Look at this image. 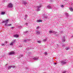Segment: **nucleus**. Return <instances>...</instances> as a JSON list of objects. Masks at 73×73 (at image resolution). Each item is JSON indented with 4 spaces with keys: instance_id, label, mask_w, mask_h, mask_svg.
<instances>
[{
    "instance_id": "f3484780",
    "label": "nucleus",
    "mask_w": 73,
    "mask_h": 73,
    "mask_svg": "<svg viewBox=\"0 0 73 73\" xmlns=\"http://www.w3.org/2000/svg\"><path fill=\"white\" fill-rule=\"evenodd\" d=\"M5 13V12H1V15H4Z\"/></svg>"
},
{
    "instance_id": "1a4fd4ad",
    "label": "nucleus",
    "mask_w": 73,
    "mask_h": 73,
    "mask_svg": "<svg viewBox=\"0 0 73 73\" xmlns=\"http://www.w3.org/2000/svg\"><path fill=\"white\" fill-rule=\"evenodd\" d=\"M11 68H12V66H8V70H9V69H11Z\"/></svg>"
},
{
    "instance_id": "f8f14e48",
    "label": "nucleus",
    "mask_w": 73,
    "mask_h": 73,
    "mask_svg": "<svg viewBox=\"0 0 73 73\" xmlns=\"http://www.w3.org/2000/svg\"><path fill=\"white\" fill-rule=\"evenodd\" d=\"M47 8L49 9H52V7H51V6H50L49 5L47 6Z\"/></svg>"
},
{
    "instance_id": "dca6fc26",
    "label": "nucleus",
    "mask_w": 73,
    "mask_h": 73,
    "mask_svg": "<svg viewBox=\"0 0 73 73\" xmlns=\"http://www.w3.org/2000/svg\"><path fill=\"white\" fill-rule=\"evenodd\" d=\"M63 39H62V41H63L64 42H65V36H64L63 37Z\"/></svg>"
},
{
    "instance_id": "4c0bfd02",
    "label": "nucleus",
    "mask_w": 73,
    "mask_h": 73,
    "mask_svg": "<svg viewBox=\"0 0 73 73\" xmlns=\"http://www.w3.org/2000/svg\"><path fill=\"white\" fill-rule=\"evenodd\" d=\"M72 37H73V35L72 36Z\"/></svg>"
},
{
    "instance_id": "c9c22d12",
    "label": "nucleus",
    "mask_w": 73,
    "mask_h": 73,
    "mask_svg": "<svg viewBox=\"0 0 73 73\" xmlns=\"http://www.w3.org/2000/svg\"><path fill=\"white\" fill-rule=\"evenodd\" d=\"M55 64H57V63H55Z\"/></svg>"
},
{
    "instance_id": "7ed1b4c3",
    "label": "nucleus",
    "mask_w": 73,
    "mask_h": 73,
    "mask_svg": "<svg viewBox=\"0 0 73 73\" xmlns=\"http://www.w3.org/2000/svg\"><path fill=\"white\" fill-rule=\"evenodd\" d=\"M7 8H12L13 7V5L11 3H9L7 6Z\"/></svg>"
},
{
    "instance_id": "aec40b11",
    "label": "nucleus",
    "mask_w": 73,
    "mask_h": 73,
    "mask_svg": "<svg viewBox=\"0 0 73 73\" xmlns=\"http://www.w3.org/2000/svg\"><path fill=\"white\" fill-rule=\"evenodd\" d=\"M65 49L66 50H69V48L67 47L65 48Z\"/></svg>"
},
{
    "instance_id": "f03ea898",
    "label": "nucleus",
    "mask_w": 73,
    "mask_h": 73,
    "mask_svg": "<svg viewBox=\"0 0 73 73\" xmlns=\"http://www.w3.org/2000/svg\"><path fill=\"white\" fill-rule=\"evenodd\" d=\"M66 61V60H63L60 61V62L62 64V65H65V64H66V63H67Z\"/></svg>"
},
{
    "instance_id": "7c9ffc66",
    "label": "nucleus",
    "mask_w": 73,
    "mask_h": 73,
    "mask_svg": "<svg viewBox=\"0 0 73 73\" xmlns=\"http://www.w3.org/2000/svg\"><path fill=\"white\" fill-rule=\"evenodd\" d=\"M12 67H13V68H15V66H12Z\"/></svg>"
},
{
    "instance_id": "423d86ee",
    "label": "nucleus",
    "mask_w": 73,
    "mask_h": 73,
    "mask_svg": "<svg viewBox=\"0 0 73 73\" xmlns=\"http://www.w3.org/2000/svg\"><path fill=\"white\" fill-rule=\"evenodd\" d=\"M15 54V52H10L9 54V55H11V54Z\"/></svg>"
},
{
    "instance_id": "bb28decb",
    "label": "nucleus",
    "mask_w": 73,
    "mask_h": 73,
    "mask_svg": "<svg viewBox=\"0 0 73 73\" xmlns=\"http://www.w3.org/2000/svg\"><path fill=\"white\" fill-rule=\"evenodd\" d=\"M38 28H39V26H38L36 28V29H38Z\"/></svg>"
},
{
    "instance_id": "cd10ccee",
    "label": "nucleus",
    "mask_w": 73,
    "mask_h": 73,
    "mask_svg": "<svg viewBox=\"0 0 73 73\" xmlns=\"http://www.w3.org/2000/svg\"><path fill=\"white\" fill-rule=\"evenodd\" d=\"M1 45L2 46H4V45H5V44H2Z\"/></svg>"
},
{
    "instance_id": "c85d7f7f",
    "label": "nucleus",
    "mask_w": 73,
    "mask_h": 73,
    "mask_svg": "<svg viewBox=\"0 0 73 73\" xmlns=\"http://www.w3.org/2000/svg\"><path fill=\"white\" fill-rule=\"evenodd\" d=\"M27 41V40H24V41L25 42H26V41Z\"/></svg>"
},
{
    "instance_id": "6ab92c4d",
    "label": "nucleus",
    "mask_w": 73,
    "mask_h": 73,
    "mask_svg": "<svg viewBox=\"0 0 73 73\" xmlns=\"http://www.w3.org/2000/svg\"><path fill=\"white\" fill-rule=\"evenodd\" d=\"M54 31H49V33H54Z\"/></svg>"
},
{
    "instance_id": "20e7f679",
    "label": "nucleus",
    "mask_w": 73,
    "mask_h": 73,
    "mask_svg": "<svg viewBox=\"0 0 73 73\" xmlns=\"http://www.w3.org/2000/svg\"><path fill=\"white\" fill-rule=\"evenodd\" d=\"M42 7V5H40L39 6H36L37 11H40V9L39 8H41Z\"/></svg>"
},
{
    "instance_id": "2f4dec72",
    "label": "nucleus",
    "mask_w": 73,
    "mask_h": 73,
    "mask_svg": "<svg viewBox=\"0 0 73 73\" xmlns=\"http://www.w3.org/2000/svg\"><path fill=\"white\" fill-rule=\"evenodd\" d=\"M62 46H65V45L64 44H63L62 45Z\"/></svg>"
},
{
    "instance_id": "473e14b6",
    "label": "nucleus",
    "mask_w": 73,
    "mask_h": 73,
    "mask_svg": "<svg viewBox=\"0 0 73 73\" xmlns=\"http://www.w3.org/2000/svg\"><path fill=\"white\" fill-rule=\"evenodd\" d=\"M27 32H28V31L25 32H24V33H27Z\"/></svg>"
},
{
    "instance_id": "4be33fe9",
    "label": "nucleus",
    "mask_w": 73,
    "mask_h": 73,
    "mask_svg": "<svg viewBox=\"0 0 73 73\" xmlns=\"http://www.w3.org/2000/svg\"><path fill=\"white\" fill-rule=\"evenodd\" d=\"M66 71H64L63 72H62V73H66Z\"/></svg>"
},
{
    "instance_id": "72a5a7b5",
    "label": "nucleus",
    "mask_w": 73,
    "mask_h": 73,
    "mask_svg": "<svg viewBox=\"0 0 73 73\" xmlns=\"http://www.w3.org/2000/svg\"><path fill=\"white\" fill-rule=\"evenodd\" d=\"M13 28H14V27H11V29H13Z\"/></svg>"
},
{
    "instance_id": "a878e982",
    "label": "nucleus",
    "mask_w": 73,
    "mask_h": 73,
    "mask_svg": "<svg viewBox=\"0 0 73 73\" xmlns=\"http://www.w3.org/2000/svg\"><path fill=\"white\" fill-rule=\"evenodd\" d=\"M5 42L6 43V44H7L8 43V42H7V41H6Z\"/></svg>"
},
{
    "instance_id": "b1692460",
    "label": "nucleus",
    "mask_w": 73,
    "mask_h": 73,
    "mask_svg": "<svg viewBox=\"0 0 73 73\" xmlns=\"http://www.w3.org/2000/svg\"><path fill=\"white\" fill-rule=\"evenodd\" d=\"M61 7H62V8H63V7H64V5H61Z\"/></svg>"
},
{
    "instance_id": "c756f323",
    "label": "nucleus",
    "mask_w": 73,
    "mask_h": 73,
    "mask_svg": "<svg viewBox=\"0 0 73 73\" xmlns=\"http://www.w3.org/2000/svg\"><path fill=\"white\" fill-rule=\"evenodd\" d=\"M38 42V43H40V42H41V41H38L37 42Z\"/></svg>"
},
{
    "instance_id": "9d476101",
    "label": "nucleus",
    "mask_w": 73,
    "mask_h": 73,
    "mask_svg": "<svg viewBox=\"0 0 73 73\" xmlns=\"http://www.w3.org/2000/svg\"><path fill=\"white\" fill-rule=\"evenodd\" d=\"M36 35H39V34H40V32L39 31H37L36 32Z\"/></svg>"
},
{
    "instance_id": "412c9836",
    "label": "nucleus",
    "mask_w": 73,
    "mask_h": 73,
    "mask_svg": "<svg viewBox=\"0 0 73 73\" xmlns=\"http://www.w3.org/2000/svg\"><path fill=\"white\" fill-rule=\"evenodd\" d=\"M27 17H28V15L27 14H26V15L25 16V18L27 19Z\"/></svg>"
},
{
    "instance_id": "ddd939ff",
    "label": "nucleus",
    "mask_w": 73,
    "mask_h": 73,
    "mask_svg": "<svg viewBox=\"0 0 73 73\" xmlns=\"http://www.w3.org/2000/svg\"><path fill=\"white\" fill-rule=\"evenodd\" d=\"M33 59L34 60H38V58H37V57H35L33 58Z\"/></svg>"
},
{
    "instance_id": "6e6552de",
    "label": "nucleus",
    "mask_w": 73,
    "mask_h": 73,
    "mask_svg": "<svg viewBox=\"0 0 73 73\" xmlns=\"http://www.w3.org/2000/svg\"><path fill=\"white\" fill-rule=\"evenodd\" d=\"M23 4H24V5H26V4H27V2L25 1H23Z\"/></svg>"
},
{
    "instance_id": "39448f33",
    "label": "nucleus",
    "mask_w": 73,
    "mask_h": 73,
    "mask_svg": "<svg viewBox=\"0 0 73 73\" xmlns=\"http://www.w3.org/2000/svg\"><path fill=\"white\" fill-rule=\"evenodd\" d=\"M16 41V40H14L13 41H12L10 43V45H13L14 44V43Z\"/></svg>"
},
{
    "instance_id": "e433bc0d",
    "label": "nucleus",
    "mask_w": 73,
    "mask_h": 73,
    "mask_svg": "<svg viewBox=\"0 0 73 73\" xmlns=\"http://www.w3.org/2000/svg\"><path fill=\"white\" fill-rule=\"evenodd\" d=\"M45 18H48V17H46Z\"/></svg>"
},
{
    "instance_id": "a211bd4d",
    "label": "nucleus",
    "mask_w": 73,
    "mask_h": 73,
    "mask_svg": "<svg viewBox=\"0 0 73 73\" xmlns=\"http://www.w3.org/2000/svg\"><path fill=\"white\" fill-rule=\"evenodd\" d=\"M65 15L66 16H69V14H68V13H65Z\"/></svg>"
},
{
    "instance_id": "9b49d317",
    "label": "nucleus",
    "mask_w": 73,
    "mask_h": 73,
    "mask_svg": "<svg viewBox=\"0 0 73 73\" xmlns=\"http://www.w3.org/2000/svg\"><path fill=\"white\" fill-rule=\"evenodd\" d=\"M42 21L41 20H37L36 21V22L37 23H39L40 22H42Z\"/></svg>"
},
{
    "instance_id": "4468645a",
    "label": "nucleus",
    "mask_w": 73,
    "mask_h": 73,
    "mask_svg": "<svg viewBox=\"0 0 73 73\" xmlns=\"http://www.w3.org/2000/svg\"><path fill=\"white\" fill-rule=\"evenodd\" d=\"M69 9H70V11H71L72 12L73 11V8H72V7H70Z\"/></svg>"
},
{
    "instance_id": "f257e3e1",
    "label": "nucleus",
    "mask_w": 73,
    "mask_h": 73,
    "mask_svg": "<svg viewBox=\"0 0 73 73\" xmlns=\"http://www.w3.org/2000/svg\"><path fill=\"white\" fill-rule=\"evenodd\" d=\"M8 21H9V19H6L5 21H3V23H5V26H11V25H12L11 24L8 25L7 24H8Z\"/></svg>"
},
{
    "instance_id": "393cba45",
    "label": "nucleus",
    "mask_w": 73,
    "mask_h": 73,
    "mask_svg": "<svg viewBox=\"0 0 73 73\" xmlns=\"http://www.w3.org/2000/svg\"><path fill=\"white\" fill-rule=\"evenodd\" d=\"M44 54L46 55L47 54V52H44Z\"/></svg>"
},
{
    "instance_id": "2eb2a0df",
    "label": "nucleus",
    "mask_w": 73,
    "mask_h": 73,
    "mask_svg": "<svg viewBox=\"0 0 73 73\" xmlns=\"http://www.w3.org/2000/svg\"><path fill=\"white\" fill-rule=\"evenodd\" d=\"M47 40V38H46L45 39H44L43 40V41L44 42H45V41H46Z\"/></svg>"
},
{
    "instance_id": "f704fd0d",
    "label": "nucleus",
    "mask_w": 73,
    "mask_h": 73,
    "mask_svg": "<svg viewBox=\"0 0 73 73\" xmlns=\"http://www.w3.org/2000/svg\"><path fill=\"white\" fill-rule=\"evenodd\" d=\"M26 24L27 25H28V23H26Z\"/></svg>"
},
{
    "instance_id": "0eeeda50",
    "label": "nucleus",
    "mask_w": 73,
    "mask_h": 73,
    "mask_svg": "<svg viewBox=\"0 0 73 73\" xmlns=\"http://www.w3.org/2000/svg\"><path fill=\"white\" fill-rule=\"evenodd\" d=\"M13 37H19V35H14V36H13Z\"/></svg>"
},
{
    "instance_id": "5701e85b",
    "label": "nucleus",
    "mask_w": 73,
    "mask_h": 73,
    "mask_svg": "<svg viewBox=\"0 0 73 73\" xmlns=\"http://www.w3.org/2000/svg\"><path fill=\"white\" fill-rule=\"evenodd\" d=\"M20 56H21V57H23V54H21V55H20Z\"/></svg>"
}]
</instances>
